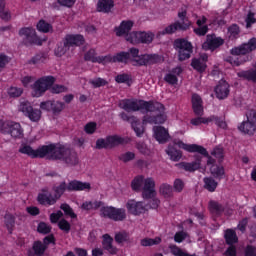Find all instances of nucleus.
Returning a JSON list of instances; mask_svg holds the SVG:
<instances>
[{"label":"nucleus","mask_w":256,"mask_h":256,"mask_svg":"<svg viewBox=\"0 0 256 256\" xmlns=\"http://www.w3.org/2000/svg\"><path fill=\"white\" fill-rule=\"evenodd\" d=\"M143 125H145L143 123V120L141 123V121L137 118L131 124V127H132L134 133H136V137H143V134L145 133V127Z\"/></svg>","instance_id":"36"},{"label":"nucleus","mask_w":256,"mask_h":256,"mask_svg":"<svg viewBox=\"0 0 256 256\" xmlns=\"http://www.w3.org/2000/svg\"><path fill=\"white\" fill-rule=\"evenodd\" d=\"M228 33L231 39H239V33H241V30L239 29V25L232 24L231 26H229Z\"/></svg>","instance_id":"54"},{"label":"nucleus","mask_w":256,"mask_h":256,"mask_svg":"<svg viewBox=\"0 0 256 256\" xmlns=\"http://www.w3.org/2000/svg\"><path fill=\"white\" fill-rule=\"evenodd\" d=\"M125 39L128 43H131L132 45H139V43H141V32H130L129 34H127Z\"/></svg>","instance_id":"39"},{"label":"nucleus","mask_w":256,"mask_h":256,"mask_svg":"<svg viewBox=\"0 0 256 256\" xmlns=\"http://www.w3.org/2000/svg\"><path fill=\"white\" fill-rule=\"evenodd\" d=\"M136 149H138L139 153H141L142 155H149V153H151V150H149L147 144L143 142H138L136 144Z\"/></svg>","instance_id":"62"},{"label":"nucleus","mask_w":256,"mask_h":256,"mask_svg":"<svg viewBox=\"0 0 256 256\" xmlns=\"http://www.w3.org/2000/svg\"><path fill=\"white\" fill-rule=\"evenodd\" d=\"M60 209L64 212V215H66V217H70L71 219H77V215L75 214L73 208H71L69 204H61Z\"/></svg>","instance_id":"47"},{"label":"nucleus","mask_w":256,"mask_h":256,"mask_svg":"<svg viewBox=\"0 0 256 256\" xmlns=\"http://www.w3.org/2000/svg\"><path fill=\"white\" fill-rule=\"evenodd\" d=\"M64 40L70 49L71 47H81L85 43V37L81 34H67Z\"/></svg>","instance_id":"26"},{"label":"nucleus","mask_w":256,"mask_h":256,"mask_svg":"<svg viewBox=\"0 0 256 256\" xmlns=\"http://www.w3.org/2000/svg\"><path fill=\"white\" fill-rule=\"evenodd\" d=\"M64 107L65 104L59 101L48 100L40 103V109H42V111L52 112L53 115H59Z\"/></svg>","instance_id":"17"},{"label":"nucleus","mask_w":256,"mask_h":256,"mask_svg":"<svg viewBox=\"0 0 256 256\" xmlns=\"http://www.w3.org/2000/svg\"><path fill=\"white\" fill-rule=\"evenodd\" d=\"M183 73V68L181 66H177L175 68H172L170 72L166 73L164 75V81L165 83H168V85H177L179 83V76Z\"/></svg>","instance_id":"24"},{"label":"nucleus","mask_w":256,"mask_h":256,"mask_svg":"<svg viewBox=\"0 0 256 256\" xmlns=\"http://www.w3.org/2000/svg\"><path fill=\"white\" fill-rule=\"evenodd\" d=\"M237 77L240 79H245L246 81H252V83H256V69L242 70L237 72Z\"/></svg>","instance_id":"34"},{"label":"nucleus","mask_w":256,"mask_h":256,"mask_svg":"<svg viewBox=\"0 0 256 256\" xmlns=\"http://www.w3.org/2000/svg\"><path fill=\"white\" fill-rule=\"evenodd\" d=\"M103 201H85L81 205L82 211H97L100 209V217L110 219L111 221H125L127 212L124 208H116L113 206H103Z\"/></svg>","instance_id":"4"},{"label":"nucleus","mask_w":256,"mask_h":256,"mask_svg":"<svg viewBox=\"0 0 256 256\" xmlns=\"http://www.w3.org/2000/svg\"><path fill=\"white\" fill-rule=\"evenodd\" d=\"M47 251V246L41 240L34 241L32 249L27 251L28 256H43Z\"/></svg>","instance_id":"28"},{"label":"nucleus","mask_w":256,"mask_h":256,"mask_svg":"<svg viewBox=\"0 0 256 256\" xmlns=\"http://www.w3.org/2000/svg\"><path fill=\"white\" fill-rule=\"evenodd\" d=\"M123 144V138L112 135L107 136L106 138H99L96 140L95 149H113V147H117V145Z\"/></svg>","instance_id":"14"},{"label":"nucleus","mask_w":256,"mask_h":256,"mask_svg":"<svg viewBox=\"0 0 256 256\" xmlns=\"http://www.w3.org/2000/svg\"><path fill=\"white\" fill-rule=\"evenodd\" d=\"M145 177L143 175H138L136 176L132 182H131V187L133 191L139 192L141 191L142 187H143V183H144Z\"/></svg>","instance_id":"43"},{"label":"nucleus","mask_w":256,"mask_h":256,"mask_svg":"<svg viewBox=\"0 0 256 256\" xmlns=\"http://www.w3.org/2000/svg\"><path fill=\"white\" fill-rule=\"evenodd\" d=\"M157 195L155 191V180L151 177L144 179L142 187V197L143 199H153Z\"/></svg>","instance_id":"18"},{"label":"nucleus","mask_w":256,"mask_h":256,"mask_svg":"<svg viewBox=\"0 0 256 256\" xmlns=\"http://www.w3.org/2000/svg\"><path fill=\"white\" fill-rule=\"evenodd\" d=\"M173 189L176 193H182L183 189H185V182L181 178L175 179Z\"/></svg>","instance_id":"56"},{"label":"nucleus","mask_w":256,"mask_h":256,"mask_svg":"<svg viewBox=\"0 0 256 256\" xmlns=\"http://www.w3.org/2000/svg\"><path fill=\"white\" fill-rule=\"evenodd\" d=\"M4 222L7 227L9 234L13 233V229L15 228V216L13 214H5Z\"/></svg>","instance_id":"42"},{"label":"nucleus","mask_w":256,"mask_h":256,"mask_svg":"<svg viewBox=\"0 0 256 256\" xmlns=\"http://www.w3.org/2000/svg\"><path fill=\"white\" fill-rule=\"evenodd\" d=\"M8 95L9 97H21L23 95V88H18V87H10L8 89Z\"/></svg>","instance_id":"60"},{"label":"nucleus","mask_w":256,"mask_h":256,"mask_svg":"<svg viewBox=\"0 0 256 256\" xmlns=\"http://www.w3.org/2000/svg\"><path fill=\"white\" fill-rule=\"evenodd\" d=\"M203 161V157L201 155H194V161L192 162H181L179 165L181 169L184 171H188V173H195V171H199L201 169V162Z\"/></svg>","instance_id":"21"},{"label":"nucleus","mask_w":256,"mask_h":256,"mask_svg":"<svg viewBox=\"0 0 256 256\" xmlns=\"http://www.w3.org/2000/svg\"><path fill=\"white\" fill-rule=\"evenodd\" d=\"M132 63L133 67H149V65H157L163 61V57L159 54H139V48L132 47L128 51H120L114 54L106 55L107 63Z\"/></svg>","instance_id":"3"},{"label":"nucleus","mask_w":256,"mask_h":256,"mask_svg":"<svg viewBox=\"0 0 256 256\" xmlns=\"http://www.w3.org/2000/svg\"><path fill=\"white\" fill-rule=\"evenodd\" d=\"M55 84V77L53 76H44L39 78L35 83H34V92L36 97H41L47 89H50V87H53Z\"/></svg>","instance_id":"13"},{"label":"nucleus","mask_w":256,"mask_h":256,"mask_svg":"<svg viewBox=\"0 0 256 256\" xmlns=\"http://www.w3.org/2000/svg\"><path fill=\"white\" fill-rule=\"evenodd\" d=\"M174 49L178 53V61H187L193 55V44L185 38H177L174 40Z\"/></svg>","instance_id":"7"},{"label":"nucleus","mask_w":256,"mask_h":256,"mask_svg":"<svg viewBox=\"0 0 256 256\" xmlns=\"http://www.w3.org/2000/svg\"><path fill=\"white\" fill-rule=\"evenodd\" d=\"M211 174L213 175V177H215V179H223V177H225V168L223 166H219V165H213L210 168Z\"/></svg>","instance_id":"41"},{"label":"nucleus","mask_w":256,"mask_h":256,"mask_svg":"<svg viewBox=\"0 0 256 256\" xmlns=\"http://www.w3.org/2000/svg\"><path fill=\"white\" fill-rule=\"evenodd\" d=\"M97 52L95 51V49H90L88 50L85 55H84V59L85 61H91V63H102L103 65L106 64L107 61V56H96Z\"/></svg>","instance_id":"29"},{"label":"nucleus","mask_w":256,"mask_h":256,"mask_svg":"<svg viewBox=\"0 0 256 256\" xmlns=\"http://www.w3.org/2000/svg\"><path fill=\"white\" fill-rule=\"evenodd\" d=\"M126 208L128 210V213H131V215H143L145 211H147V207H145V204L143 202H137L135 200H128L126 203Z\"/></svg>","instance_id":"22"},{"label":"nucleus","mask_w":256,"mask_h":256,"mask_svg":"<svg viewBox=\"0 0 256 256\" xmlns=\"http://www.w3.org/2000/svg\"><path fill=\"white\" fill-rule=\"evenodd\" d=\"M153 39H155V34L151 32H140V43L149 45V43H153Z\"/></svg>","instance_id":"49"},{"label":"nucleus","mask_w":256,"mask_h":256,"mask_svg":"<svg viewBox=\"0 0 256 256\" xmlns=\"http://www.w3.org/2000/svg\"><path fill=\"white\" fill-rule=\"evenodd\" d=\"M223 43H225L223 38L217 37L215 34H208L206 41L202 44V49H204V51H215V49H219Z\"/></svg>","instance_id":"16"},{"label":"nucleus","mask_w":256,"mask_h":256,"mask_svg":"<svg viewBox=\"0 0 256 256\" xmlns=\"http://www.w3.org/2000/svg\"><path fill=\"white\" fill-rule=\"evenodd\" d=\"M113 7H115V1L113 0H98L97 11L99 13H111Z\"/></svg>","instance_id":"31"},{"label":"nucleus","mask_w":256,"mask_h":256,"mask_svg":"<svg viewBox=\"0 0 256 256\" xmlns=\"http://www.w3.org/2000/svg\"><path fill=\"white\" fill-rule=\"evenodd\" d=\"M192 109L195 115L201 116L203 115V99L199 94L192 95Z\"/></svg>","instance_id":"30"},{"label":"nucleus","mask_w":256,"mask_h":256,"mask_svg":"<svg viewBox=\"0 0 256 256\" xmlns=\"http://www.w3.org/2000/svg\"><path fill=\"white\" fill-rule=\"evenodd\" d=\"M208 123H215L220 129H227V122L219 116L212 115L208 117Z\"/></svg>","instance_id":"45"},{"label":"nucleus","mask_w":256,"mask_h":256,"mask_svg":"<svg viewBox=\"0 0 256 256\" xmlns=\"http://www.w3.org/2000/svg\"><path fill=\"white\" fill-rule=\"evenodd\" d=\"M160 193L166 198L173 197V186L169 184H162L160 186Z\"/></svg>","instance_id":"51"},{"label":"nucleus","mask_w":256,"mask_h":256,"mask_svg":"<svg viewBox=\"0 0 256 256\" xmlns=\"http://www.w3.org/2000/svg\"><path fill=\"white\" fill-rule=\"evenodd\" d=\"M102 249L107 251L109 255H117V253H119L117 246L113 245V237L109 234L102 235Z\"/></svg>","instance_id":"25"},{"label":"nucleus","mask_w":256,"mask_h":256,"mask_svg":"<svg viewBox=\"0 0 256 256\" xmlns=\"http://www.w3.org/2000/svg\"><path fill=\"white\" fill-rule=\"evenodd\" d=\"M37 202L39 205H44L45 207H51V205H55L57 203V200L51 192H49V189L43 188L40 193H38L37 196Z\"/></svg>","instance_id":"19"},{"label":"nucleus","mask_w":256,"mask_h":256,"mask_svg":"<svg viewBox=\"0 0 256 256\" xmlns=\"http://www.w3.org/2000/svg\"><path fill=\"white\" fill-rule=\"evenodd\" d=\"M0 131L3 135H10L13 139H21L23 137V127H21L19 122H3Z\"/></svg>","instance_id":"11"},{"label":"nucleus","mask_w":256,"mask_h":256,"mask_svg":"<svg viewBox=\"0 0 256 256\" xmlns=\"http://www.w3.org/2000/svg\"><path fill=\"white\" fill-rule=\"evenodd\" d=\"M135 22L132 20H123L118 27H115L114 31L116 33V37H127L131 33V29Z\"/></svg>","instance_id":"23"},{"label":"nucleus","mask_w":256,"mask_h":256,"mask_svg":"<svg viewBox=\"0 0 256 256\" xmlns=\"http://www.w3.org/2000/svg\"><path fill=\"white\" fill-rule=\"evenodd\" d=\"M173 145H176L179 147V149H183L184 151H187L188 153H199V155H203V157H207L208 165H213L215 163V159H213L211 156H209V152L207 149L201 145L198 144H186L182 140L174 139Z\"/></svg>","instance_id":"8"},{"label":"nucleus","mask_w":256,"mask_h":256,"mask_svg":"<svg viewBox=\"0 0 256 256\" xmlns=\"http://www.w3.org/2000/svg\"><path fill=\"white\" fill-rule=\"evenodd\" d=\"M209 209L212 213H216V215H221L225 211V207L222 204L213 200L209 202Z\"/></svg>","instance_id":"44"},{"label":"nucleus","mask_w":256,"mask_h":256,"mask_svg":"<svg viewBox=\"0 0 256 256\" xmlns=\"http://www.w3.org/2000/svg\"><path fill=\"white\" fill-rule=\"evenodd\" d=\"M224 239L226 241V245H235V243H239V237H237V232H235V230L231 228L225 230Z\"/></svg>","instance_id":"33"},{"label":"nucleus","mask_w":256,"mask_h":256,"mask_svg":"<svg viewBox=\"0 0 256 256\" xmlns=\"http://www.w3.org/2000/svg\"><path fill=\"white\" fill-rule=\"evenodd\" d=\"M191 125H194L195 127H198V125H207V123H209V118H205V117H196V118H192L190 120Z\"/></svg>","instance_id":"59"},{"label":"nucleus","mask_w":256,"mask_h":256,"mask_svg":"<svg viewBox=\"0 0 256 256\" xmlns=\"http://www.w3.org/2000/svg\"><path fill=\"white\" fill-rule=\"evenodd\" d=\"M154 137L158 143L164 144L169 141L171 136L169 135V130L165 129L163 126L154 127Z\"/></svg>","instance_id":"27"},{"label":"nucleus","mask_w":256,"mask_h":256,"mask_svg":"<svg viewBox=\"0 0 256 256\" xmlns=\"http://www.w3.org/2000/svg\"><path fill=\"white\" fill-rule=\"evenodd\" d=\"M89 83L94 87V89H99V87H105V85H109V82L101 77L92 79L89 81Z\"/></svg>","instance_id":"53"},{"label":"nucleus","mask_w":256,"mask_h":256,"mask_svg":"<svg viewBox=\"0 0 256 256\" xmlns=\"http://www.w3.org/2000/svg\"><path fill=\"white\" fill-rule=\"evenodd\" d=\"M161 243V238H144L141 240L142 247H152V245H159Z\"/></svg>","instance_id":"52"},{"label":"nucleus","mask_w":256,"mask_h":256,"mask_svg":"<svg viewBox=\"0 0 256 256\" xmlns=\"http://www.w3.org/2000/svg\"><path fill=\"white\" fill-rule=\"evenodd\" d=\"M166 154L168 155L170 160L174 162L181 161L183 157V152L177 149L174 145H168L166 149Z\"/></svg>","instance_id":"32"},{"label":"nucleus","mask_w":256,"mask_h":256,"mask_svg":"<svg viewBox=\"0 0 256 256\" xmlns=\"http://www.w3.org/2000/svg\"><path fill=\"white\" fill-rule=\"evenodd\" d=\"M246 119L238 126V129L244 135H254L256 131V111L249 110L246 113Z\"/></svg>","instance_id":"12"},{"label":"nucleus","mask_w":256,"mask_h":256,"mask_svg":"<svg viewBox=\"0 0 256 256\" xmlns=\"http://www.w3.org/2000/svg\"><path fill=\"white\" fill-rule=\"evenodd\" d=\"M19 37L22 38V43L25 47H32V45H43V40L37 36V32L33 27H23L18 32Z\"/></svg>","instance_id":"9"},{"label":"nucleus","mask_w":256,"mask_h":256,"mask_svg":"<svg viewBox=\"0 0 256 256\" xmlns=\"http://www.w3.org/2000/svg\"><path fill=\"white\" fill-rule=\"evenodd\" d=\"M91 190V183L89 182H82L79 180H71L68 184L65 181L59 183V185H55L52 188L54 192V198L56 201H59L61 197L65 194V191L71 193L73 191H90Z\"/></svg>","instance_id":"6"},{"label":"nucleus","mask_w":256,"mask_h":256,"mask_svg":"<svg viewBox=\"0 0 256 256\" xmlns=\"http://www.w3.org/2000/svg\"><path fill=\"white\" fill-rule=\"evenodd\" d=\"M187 239V233L185 231L176 232L174 235L175 243H183Z\"/></svg>","instance_id":"63"},{"label":"nucleus","mask_w":256,"mask_h":256,"mask_svg":"<svg viewBox=\"0 0 256 256\" xmlns=\"http://www.w3.org/2000/svg\"><path fill=\"white\" fill-rule=\"evenodd\" d=\"M51 229V226L45 222H40L37 227V231L38 233H41V235H49Z\"/></svg>","instance_id":"55"},{"label":"nucleus","mask_w":256,"mask_h":256,"mask_svg":"<svg viewBox=\"0 0 256 256\" xmlns=\"http://www.w3.org/2000/svg\"><path fill=\"white\" fill-rule=\"evenodd\" d=\"M36 27H37L38 31H40V33H49V31H51L53 29V26L45 20H40L37 23Z\"/></svg>","instance_id":"46"},{"label":"nucleus","mask_w":256,"mask_h":256,"mask_svg":"<svg viewBox=\"0 0 256 256\" xmlns=\"http://www.w3.org/2000/svg\"><path fill=\"white\" fill-rule=\"evenodd\" d=\"M203 183L204 189H206V191H209V193H215L217 186L219 185V183H217V181H215V179H213L212 177H205L203 179Z\"/></svg>","instance_id":"35"},{"label":"nucleus","mask_w":256,"mask_h":256,"mask_svg":"<svg viewBox=\"0 0 256 256\" xmlns=\"http://www.w3.org/2000/svg\"><path fill=\"white\" fill-rule=\"evenodd\" d=\"M120 109L127 113H135L137 111H146V113H156V115L146 114L143 116V124L147 125H163L167 121L165 115V106L158 101H146L141 99H123L119 103Z\"/></svg>","instance_id":"2"},{"label":"nucleus","mask_w":256,"mask_h":256,"mask_svg":"<svg viewBox=\"0 0 256 256\" xmlns=\"http://www.w3.org/2000/svg\"><path fill=\"white\" fill-rule=\"evenodd\" d=\"M114 240L121 245V243H129V233L127 232H118L114 236Z\"/></svg>","instance_id":"50"},{"label":"nucleus","mask_w":256,"mask_h":256,"mask_svg":"<svg viewBox=\"0 0 256 256\" xmlns=\"http://www.w3.org/2000/svg\"><path fill=\"white\" fill-rule=\"evenodd\" d=\"M58 227L61 231H64V233H69V231H71V224L66 219H61L58 222Z\"/></svg>","instance_id":"58"},{"label":"nucleus","mask_w":256,"mask_h":256,"mask_svg":"<svg viewBox=\"0 0 256 256\" xmlns=\"http://www.w3.org/2000/svg\"><path fill=\"white\" fill-rule=\"evenodd\" d=\"M170 252L172 253V255L174 256H195L193 254H189L185 251H183V249L179 248V246L173 244L169 246Z\"/></svg>","instance_id":"48"},{"label":"nucleus","mask_w":256,"mask_h":256,"mask_svg":"<svg viewBox=\"0 0 256 256\" xmlns=\"http://www.w3.org/2000/svg\"><path fill=\"white\" fill-rule=\"evenodd\" d=\"M178 17L182 22L175 21L162 31L158 32V35H173V33H177V31H187L191 26V24L185 22V19H187V11L184 10L182 12H178Z\"/></svg>","instance_id":"10"},{"label":"nucleus","mask_w":256,"mask_h":256,"mask_svg":"<svg viewBox=\"0 0 256 256\" xmlns=\"http://www.w3.org/2000/svg\"><path fill=\"white\" fill-rule=\"evenodd\" d=\"M69 49H71L69 47V44H67L65 39H63V41L60 42L58 44L57 48L54 50V53H55L56 57H63V55H65V53H67V51H69Z\"/></svg>","instance_id":"38"},{"label":"nucleus","mask_w":256,"mask_h":256,"mask_svg":"<svg viewBox=\"0 0 256 256\" xmlns=\"http://www.w3.org/2000/svg\"><path fill=\"white\" fill-rule=\"evenodd\" d=\"M84 131L87 135H93L97 131V123L96 122H88L84 126Z\"/></svg>","instance_id":"57"},{"label":"nucleus","mask_w":256,"mask_h":256,"mask_svg":"<svg viewBox=\"0 0 256 256\" xmlns=\"http://www.w3.org/2000/svg\"><path fill=\"white\" fill-rule=\"evenodd\" d=\"M244 256H256V247L253 245H247L244 250Z\"/></svg>","instance_id":"64"},{"label":"nucleus","mask_w":256,"mask_h":256,"mask_svg":"<svg viewBox=\"0 0 256 256\" xmlns=\"http://www.w3.org/2000/svg\"><path fill=\"white\" fill-rule=\"evenodd\" d=\"M135 159V153L133 152H126L119 156V160L123 163H129V161H133Z\"/></svg>","instance_id":"61"},{"label":"nucleus","mask_w":256,"mask_h":256,"mask_svg":"<svg viewBox=\"0 0 256 256\" xmlns=\"http://www.w3.org/2000/svg\"><path fill=\"white\" fill-rule=\"evenodd\" d=\"M191 67L198 73H205L207 70V63H204L199 58H193L191 61Z\"/></svg>","instance_id":"37"},{"label":"nucleus","mask_w":256,"mask_h":256,"mask_svg":"<svg viewBox=\"0 0 256 256\" xmlns=\"http://www.w3.org/2000/svg\"><path fill=\"white\" fill-rule=\"evenodd\" d=\"M23 155H28L31 159H47L48 161H61L67 167L79 165V156L71 148L57 143L42 145L38 149H33L29 145H24L19 149Z\"/></svg>","instance_id":"1"},{"label":"nucleus","mask_w":256,"mask_h":256,"mask_svg":"<svg viewBox=\"0 0 256 256\" xmlns=\"http://www.w3.org/2000/svg\"><path fill=\"white\" fill-rule=\"evenodd\" d=\"M19 111H21L25 117H28L32 123H38V121L41 120V110L34 109L31 103L27 101L20 103Z\"/></svg>","instance_id":"15"},{"label":"nucleus","mask_w":256,"mask_h":256,"mask_svg":"<svg viewBox=\"0 0 256 256\" xmlns=\"http://www.w3.org/2000/svg\"><path fill=\"white\" fill-rule=\"evenodd\" d=\"M214 93L216 99H219V101L227 99V97H229V93H231L228 82L225 80H220L214 88Z\"/></svg>","instance_id":"20"},{"label":"nucleus","mask_w":256,"mask_h":256,"mask_svg":"<svg viewBox=\"0 0 256 256\" xmlns=\"http://www.w3.org/2000/svg\"><path fill=\"white\" fill-rule=\"evenodd\" d=\"M256 50V38L252 37L248 40V42L242 43L239 46H236L230 50V54L234 57L227 58V62L230 63V65H233V67H240V65H243V63H247V61H250L249 53H253V51Z\"/></svg>","instance_id":"5"},{"label":"nucleus","mask_w":256,"mask_h":256,"mask_svg":"<svg viewBox=\"0 0 256 256\" xmlns=\"http://www.w3.org/2000/svg\"><path fill=\"white\" fill-rule=\"evenodd\" d=\"M115 81L119 84L125 83L128 87H131L133 83V78L127 73H122L115 76Z\"/></svg>","instance_id":"40"}]
</instances>
